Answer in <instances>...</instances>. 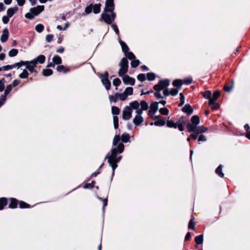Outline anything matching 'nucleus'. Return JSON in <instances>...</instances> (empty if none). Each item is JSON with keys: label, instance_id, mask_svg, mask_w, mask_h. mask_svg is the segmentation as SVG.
Returning a JSON list of instances; mask_svg holds the SVG:
<instances>
[{"label": "nucleus", "instance_id": "obj_1", "mask_svg": "<svg viewBox=\"0 0 250 250\" xmlns=\"http://www.w3.org/2000/svg\"><path fill=\"white\" fill-rule=\"evenodd\" d=\"M129 142V135L128 133H124L121 137L119 135H116L113 138V146L115 147L111 149V153H107L105 157V160H108V163L112 170L111 181L114 175L115 170L117 167V163L120 162L122 158V156H118V154H121L124 151L125 146L123 143Z\"/></svg>", "mask_w": 250, "mask_h": 250}, {"label": "nucleus", "instance_id": "obj_2", "mask_svg": "<svg viewBox=\"0 0 250 250\" xmlns=\"http://www.w3.org/2000/svg\"><path fill=\"white\" fill-rule=\"evenodd\" d=\"M116 18V13L114 10L107 13H102L100 19V21H104L106 24L111 25Z\"/></svg>", "mask_w": 250, "mask_h": 250}, {"label": "nucleus", "instance_id": "obj_3", "mask_svg": "<svg viewBox=\"0 0 250 250\" xmlns=\"http://www.w3.org/2000/svg\"><path fill=\"white\" fill-rule=\"evenodd\" d=\"M115 10L114 0H106L105 7L103 13H107Z\"/></svg>", "mask_w": 250, "mask_h": 250}, {"label": "nucleus", "instance_id": "obj_4", "mask_svg": "<svg viewBox=\"0 0 250 250\" xmlns=\"http://www.w3.org/2000/svg\"><path fill=\"white\" fill-rule=\"evenodd\" d=\"M132 110L129 106H126L123 111L122 118L125 120H128L131 118Z\"/></svg>", "mask_w": 250, "mask_h": 250}, {"label": "nucleus", "instance_id": "obj_5", "mask_svg": "<svg viewBox=\"0 0 250 250\" xmlns=\"http://www.w3.org/2000/svg\"><path fill=\"white\" fill-rule=\"evenodd\" d=\"M45 57L43 55H40L31 61H20L19 62H45Z\"/></svg>", "mask_w": 250, "mask_h": 250}, {"label": "nucleus", "instance_id": "obj_6", "mask_svg": "<svg viewBox=\"0 0 250 250\" xmlns=\"http://www.w3.org/2000/svg\"><path fill=\"white\" fill-rule=\"evenodd\" d=\"M200 123V118L197 115H193L191 118V122L188 123L187 125V128L188 129L191 126L198 125Z\"/></svg>", "mask_w": 250, "mask_h": 250}, {"label": "nucleus", "instance_id": "obj_7", "mask_svg": "<svg viewBox=\"0 0 250 250\" xmlns=\"http://www.w3.org/2000/svg\"><path fill=\"white\" fill-rule=\"evenodd\" d=\"M120 66L121 68L119 71L118 74L120 77H123L128 70V63H120Z\"/></svg>", "mask_w": 250, "mask_h": 250}, {"label": "nucleus", "instance_id": "obj_8", "mask_svg": "<svg viewBox=\"0 0 250 250\" xmlns=\"http://www.w3.org/2000/svg\"><path fill=\"white\" fill-rule=\"evenodd\" d=\"M122 79L123 82L125 84H130L131 85H133L135 83V79L131 77H130L127 75H125L123 77Z\"/></svg>", "mask_w": 250, "mask_h": 250}, {"label": "nucleus", "instance_id": "obj_9", "mask_svg": "<svg viewBox=\"0 0 250 250\" xmlns=\"http://www.w3.org/2000/svg\"><path fill=\"white\" fill-rule=\"evenodd\" d=\"M170 84V81L168 79H164L159 81L158 84L155 85L159 86V88L161 90L166 88Z\"/></svg>", "mask_w": 250, "mask_h": 250}, {"label": "nucleus", "instance_id": "obj_10", "mask_svg": "<svg viewBox=\"0 0 250 250\" xmlns=\"http://www.w3.org/2000/svg\"><path fill=\"white\" fill-rule=\"evenodd\" d=\"M158 102L152 103L150 106V109L148 111V115L151 116V114H155L158 109Z\"/></svg>", "mask_w": 250, "mask_h": 250}, {"label": "nucleus", "instance_id": "obj_11", "mask_svg": "<svg viewBox=\"0 0 250 250\" xmlns=\"http://www.w3.org/2000/svg\"><path fill=\"white\" fill-rule=\"evenodd\" d=\"M125 56L131 61V62H141L136 59V56L134 54V53L132 52L129 51L127 52V53L125 54Z\"/></svg>", "mask_w": 250, "mask_h": 250}, {"label": "nucleus", "instance_id": "obj_12", "mask_svg": "<svg viewBox=\"0 0 250 250\" xmlns=\"http://www.w3.org/2000/svg\"><path fill=\"white\" fill-rule=\"evenodd\" d=\"M17 68H19L21 66L23 65H25V67L31 73H32L34 71V67L37 63H18Z\"/></svg>", "mask_w": 250, "mask_h": 250}, {"label": "nucleus", "instance_id": "obj_13", "mask_svg": "<svg viewBox=\"0 0 250 250\" xmlns=\"http://www.w3.org/2000/svg\"><path fill=\"white\" fill-rule=\"evenodd\" d=\"M19 10V8L17 5H15V6L13 7L9 8L7 10V16L11 18L14 15L18 12Z\"/></svg>", "mask_w": 250, "mask_h": 250}, {"label": "nucleus", "instance_id": "obj_14", "mask_svg": "<svg viewBox=\"0 0 250 250\" xmlns=\"http://www.w3.org/2000/svg\"><path fill=\"white\" fill-rule=\"evenodd\" d=\"M182 111L186 113L188 115H190L193 112V109L192 106L189 104H186L182 109Z\"/></svg>", "mask_w": 250, "mask_h": 250}, {"label": "nucleus", "instance_id": "obj_15", "mask_svg": "<svg viewBox=\"0 0 250 250\" xmlns=\"http://www.w3.org/2000/svg\"><path fill=\"white\" fill-rule=\"evenodd\" d=\"M36 8H31L29 10V12L27 13L25 15V17L30 20H32L34 19L35 17L38 16V14H35L33 12V10H35Z\"/></svg>", "mask_w": 250, "mask_h": 250}, {"label": "nucleus", "instance_id": "obj_16", "mask_svg": "<svg viewBox=\"0 0 250 250\" xmlns=\"http://www.w3.org/2000/svg\"><path fill=\"white\" fill-rule=\"evenodd\" d=\"M144 122V118L141 115H136L133 120V123L136 126H139Z\"/></svg>", "mask_w": 250, "mask_h": 250}, {"label": "nucleus", "instance_id": "obj_17", "mask_svg": "<svg viewBox=\"0 0 250 250\" xmlns=\"http://www.w3.org/2000/svg\"><path fill=\"white\" fill-rule=\"evenodd\" d=\"M103 84L106 90H109L110 88L111 83L108 78H101Z\"/></svg>", "mask_w": 250, "mask_h": 250}, {"label": "nucleus", "instance_id": "obj_18", "mask_svg": "<svg viewBox=\"0 0 250 250\" xmlns=\"http://www.w3.org/2000/svg\"><path fill=\"white\" fill-rule=\"evenodd\" d=\"M154 89L155 90V92H154V95L156 98L157 99H163L164 97L162 96L161 93L160 91L162 90L160 88H159V86L158 85H154Z\"/></svg>", "mask_w": 250, "mask_h": 250}, {"label": "nucleus", "instance_id": "obj_19", "mask_svg": "<svg viewBox=\"0 0 250 250\" xmlns=\"http://www.w3.org/2000/svg\"><path fill=\"white\" fill-rule=\"evenodd\" d=\"M183 84V81L181 79H176L172 82L173 85L179 90L181 89Z\"/></svg>", "mask_w": 250, "mask_h": 250}, {"label": "nucleus", "instance_id": "obj_20", "mask_svg": "<svg viewBox=\"0 0 250 250\" xmlns=\"http://www.w3.org/2000/svg\"><path fill=\"white\" fill-rule=\"evenodd\" d=\"M188 132L191 133H195L197 134H200V125H195L193 126H191V127L187 129Z\"/></svg>", "mask_w": 250, "mask_h": 250}, {"label": "nucleus", "instance_id": "obj_21", "mask_svg": "<svg viewBox=\"0 0 250 250\" xmlns=\"http://www.w3.org/2000/svg\"><path fill=\"white\" fill-rule=\"evenodd\" d=\"M101 6L102 4L100 3L93 4V12L95 14H99L101 12Z\"/></svg>", "mask_w": 250, "mask_h": 250}, {"label": "nucleus", "instance_id": "obj_22", "mask_svg": "<svg viewBox=\"0 0 250 250\" xmlns=\"http://www.w3.org/2000/svg\"><path fill=\"white\" fill-rule=\"evenodd\" d=\"M92 10H93V3H90L86 6L84 10V13L82 14L83 16H85L86 15L90 14L93 12Z\"/></svg>", "mask_w": 250, "mask_h": 250}, {"label": "nucleus", "instance_id": "obj_23", "mask_svg": "<svg viewBox=\"0 0 250 250\" xmlns=\"http://www.w3.org/2000/svg\"><path fill=\"white\" fill-rule=\"evenodd\" d=\"M234 84V81L233 80H232L231 81V85H224L223 87V89L228 93H230L231 92L232 89L233 88Z\"/></svg>", "mask_w": 250, "mask_h": 250}, {"label": "nucleus", "instance_id": "obj_24", "mask_svg": "<svg viewBox=\"0 0 250 250\" xmlns=\"http://www.w3.org/2000/svg\"><path fill=\"white\" fill-rule=\"evenodd\" d=\"M33 8H36L35 10H33V12L35 14H38V16L44 10V5H37V6H34Z\"/></svg>", "mask_w": 250, "mask_h": 250}, {"label": "nucleus", "instance_id": "obj_25", "mask_svg": "<svg viewBox=\"0 0 250 250\" xmlns=\"http://www.w3.org/2000/svg\"><path fill=\"white\" fill-rule=\"evenodd\" d=\"M17 66H18V64H17V63H16L15 64H12V65H7L6 66H3L0 68V71H7V70H8L10 69H12L15 67H17Z\"/></svg>", "mask_w": 250, "mask_h": 250}, {"label": "nucleus", "instance_id": "obj_26", "mask_svg": "<svg viewBox=\"0 0 250 250\" xmlns=\"http://www.w3.org/2000/svg\"><path fill=\"white\" fill-rule=\"evenodd\" d=\"M18 201L15 198H11L9 207L11 208H15L17 207Z\"/></svg>", "mask_w": 250, "mask_h": 250}, {"label": "nucleus", "instance_id": "obj_27", "mask_svg": "<svg viewBox=\"0 0 250 250\" xmlns=\"http://www.w3.org/2000/svg\"><path fill=\"white\" fill-rule=\"evenodd\" d=\"M216 174L221 178L224 177V174L222 171V166L220 165L215 170Z\"/></svg>", "mask_w": 250, "mask_h": 250}, {"label": "nucleus", "instance_id": "obj_28", "mask_svg": "<svg viewBox=\"0 0 250 250\" xmlns=\"http://www.w3.org/2000/svg\"><path fill=\"white\" fill-rule=\"evenodd\" d=\"M204 241V235L200 234L196 236L195 238V241L197 245L202 244Z\"/></svg>", "mask_w": 250, "mask_h": 250}, {"label": "nucleus", "instance_id": "obj_29", "mask_svg": "<svg viewBox=\"0 0 250 250\" xmlns=\"http://www.w3.org/2000/svg\"><path fill=\"white\" fill-rule=\"evenodd\" d=\"M7 204V198L2 197L0 198V210L3 209L4 207Z\"/></svg>", "mask_w": 250, "mask_h": 250}, {"label": "nucleus", "instance_id": "obj_30", "mask_svg": "<svg viewBox=\"0 0 250 250\" xmlns=\"http://www.w3.org/2000/svg\"><path fill=\"white\" fill-rule=\"evenodd\" d=\"M57 70L58 72H63V73H66L67 72H68L69 71V69L68 68H66L65 66H64L63 65H58L57 67Z\"/></svg>", "mask_w": 250, "mask_h": 250}, {"label": "nucleus", "instance_id": "obj_31", "mask_svg": "<svg viewBox=\"0 0 250 250\" xmlns=\"http://www.w3.org/2000/svg\"><path fill=\"white\" fill-rule=\"evenodd\" d=\"M208 105L213 109H217L219 107V104L216 103L215 101H208Z\"/></svg>", "mask_w": 250, "mask_h": 250}, {"label": "nucleus", "instance_id": "obj_32", "mask_svg": "<svg viewBox=\"0 0 250 250\" xmlns=\"http://www.w3.org/2000/svg\"><path fill=\"white\" fill-rule=\"evenodd\" d=\"M220 95V92L219 91H215L213 94L212 97L210 98V101H216V100L219 98Z\"/></svg>", "mask_w": 250, "mask_h": 250}, {"label": "nucleus", "instance_id": "obj_33", "mask_svg": "<svg viewBox=\"0 0 250 250\" xmlns=\"http://www.w3.org/2000/svg\"><path fill=\"white\" fill-rule=\"evenodd\" d=\"M167 125L168 127L170 128L173 127L176 128L177 127V124L176 123H174L173 121L169 120H168L167 121Z\"/></svg>", "mask_w": 250, "mask_h": 250}, {"label": "nucleus", "instance_id": "obj_34", "mask_svg": "<svg viewBox=\"0 0 250 250\" xmlns=\"http://www.w3.org/2000/svg\"><path fill=\"white\" fill-rule=\"evenodd\" d=\"M44 29V25L41 23L37 24L35 28V30L38 33H42Z\"/></svg>", "mask_w": 250, "mask_h": 250}, {"label": "nucleus", "instance_id": "obj_35", "mask_svg": "<svg viewBox=\"0 0 250 250\" xmlns=\"http://www.w3.org/2000/svg\"><path fill=\"white\" fill-rule=\"evenodd\" d=\"M129 105L131 109H136L138 108L140 106L139 103L136 101H134L133 102L130 103Z\"/></svg>", "mask_w": 250, "mask_h": 250}, {"label": "nucleus", "instance_id": "obj_36", "mask_svg": "<svg viewBox=\"0 0 250 250\" xmlns=\"http://www.w3.org/2000/svg\"><path fill=\"white\" fill-rule=\"evenodd\" d=\"M18 50L17 49L13 48L11 49L8 53V55L10 57L16 56L18 53Z\"/></svg>", "mask_w": 250, "mask_h": 250}, {"label": "nucleus", "instance_id": "obj_37", "mask_svg": "<svg viewBox=\"0 0 250 250\" xmlns=\"http://www.w3.org/2000/svg\"><path fill=\"white\" fill-rule=\"evenodd\" d=\"M53 73V71L49 68L44 69L42 70V74L44 76H49Z\"/></svg>", "mask_w": 250, "mask_h": 250}, {"label": "nucleus", "instance_id": "obj_38", "mask_svg": "<svg viewBox=\"0 0 250 250\" xmlns=\"http://www.w3.org/2000/svg\"><path fill=\"white\" fill-rule=\"evenodd\" d=\"M166 124V121L164 119L159 120L154 123V125L156 126H163Z\"/></svg>", "mask_w": 250, "mask_h": 250}, {"label": "nucleus", "instance_id": "obj_39", "mask_svg": "<svg viewBox=\"0 0 250 250\" xmlns=\"http://www.w3.org/2000/svg\"><path fill=\"white\" fill-rule=\"evenodd\" d=\"M111 112L113 115H117L120 113V109L115 106H113L111 108Z\"/></svg>", "mask_w": 250, "mask_h": 250}, {"label": "nucleus", "instance_id": "obj_40", "mask_svg": "<svg viewBox=\"0 0 250 250\" xmlns=\"http://www.w3.org/2000/svg\"><path fill=\"white\" fill-rule=\"evenodd\" d=\"M116 95L118 96V98L122 101H125L127 97V95L124 92L122 93H116Z\"/></svg>", "mask_w": 250, "mask_h": 250}, {"label": "nucleus", "instance_id": "obj_41", "mask_svg": "<svg viewBox=\"0 0 250 250\" xmlns=\"http://www.w3.org/2000/svg\"><path fill=\"white\" fill-rule=\"evenodd\" d=\"M140 105L141 106V108L143 110H146L148 108V105L147 103L145 101H142Z\"/></svg>", "mask_w": 250, "mask_h": 250}, {"label": "nucleus", "instance_id": "obj_42", "mask_svg": "<svg viewBox=\"0 0 250 250\" xmlns=\"http://www.w3.org/2000/svg\"><path fill=\"white\" fill-rule=\"evenodd\" d=\"M52 62H62V58L59 55H56L53 57Z\"/></svg>", "mask_w": 250, "mask_h": 250}, {"label": "nucleus", "instance_id": "obj_43", "mask_svg": "<svg viewBox=\"0 0 250 250\" xmlns=\"http://www.w3.org/2000/svg\"><path fill=\"white\" fill-rule=\"evenodd\" d=\"M146 76L147 80L150 81L154 80L156 78L155 74L152 72L148 73Z\"/></svg>", "mask_w": 250, "mask_h": 250}, {"label": "nucleus", "instance_id": "obj_44", "mask_svg": "<svg viewBox=\"0 0 250 250\" xmlns=\"http://www.w3.org/2000/svg\"><path fill=\"white\" fill-rule=\"evenodd\" d=\"M118 98V96L116 95V93L114 95H110L109 96V100L111 103H116Z\"/></svg>", "mask_w": 250, "mask_h": 250}, {"label": "nucleus", "instance_id": "obj_45", "mask_svg": "<svg viewBox=\"0 0 250 250\" xmlns=\"http://www.w3.org/2000/svg\"><path fill=\"white\" fill-rule=\"evenodd\" d=\"M95 184V182L94 181H92L91 183L85 184L83 186V188L91 189V188H93Z\"/></svg>", "mask_w": 250, "mask_h": 250}, {"label": "nucleus", "instance_id": "obj_46", "mask_svg": "<svg viewBox=\"0 0 250 250\" xmlns=\"http://www.w3.org/2000/svg\"><path fill=\"white\" fill-rule=\"evenodd\" d=\"M111 26H112L113 29L114 30V31H115V33L118 35V38H119L120 37V32H119V30L118 27L117 25H116V24L112 23L111 24Z\"/></svg>", "mask_w": 250, "mask_h": 250}, {"label": "nucleus", "instance_id": "obj_47", "mask_svg": "<svg viewBox=\"0 0 250 250\" xmlns=\"http://www.w3.org/2000/svg\"><path fill=\"white\" fill-rule=\"evenodd\" d=\"M211 92L209 90H207V91H205L203 94V97L205 99H209V100H210V99L211 98Z\"/></svg>", "mask_w": 250, "mask_h": 250}, {"label": "nucleus", "instance_id": "obj_48", "mask_svg": "<svg viewBox=\"0 0 250 250\" xmlns=\"http://www.w3.org/2000/svg\"><path fill=\"white\" fill-rule=\"evenodd\" d=\"M133 89L131 87H128L125 88L124 92L127 95H131L133 94Z\"/></svg>", "mask_w": 250, "mask_h": 250}, {"label": "nucleus", "instance_id": "obj_49", "mask_svg": "<svg viewBox=\"0 0 250 250\" xmlns=\"http://www.w3.org/2000/svg\"><path fill=\"white\" fill-rule=\"evenodd\" d=\"M19 206L21 208H29L30 206L23 201H21L19 202Z\"/></svg>", "mask_w": 250, "mask_h": 250}, {"label": "nucleus", "instance_id": "obj_50", "mask_svg": "<svg viewBox=\"0 0 250 250\" xmlns=\"http://www.w3.org/2000/svg\"><path fill=\"white\" fill-rule=\"evenodd\" d=\"M137 79L140 82H144L146 80V76L145 74H140L137 76Z\"/></svg>", "mask_w": 250, "mask_h": 250}, {"label": "nucleus", "instance_id": "obj_51", "mask_svg": "<svg viewBox=\"0 0 250 250\" xmlns=\"http://www.w3.org/2000/svg\"><path fill=\"white\" fill-rule=\"evenodd\" d=\"M13 88L11 84H8L6 86L5 89L4 91L5 95H8L10 92L12 91Z\"/></svg>", "mask_w": 250, "mask_h": 250}, {"label": "nucleus", "instance_id": "obj_52", "mask_svg": "<svg viewBox=\"0 0 250 250\" xmlns=\"http://www.w3.org/2000/svg\"><path fill=\"white\" fill-rule=\"evenodd\" d=\"M180 103L179 104V106L181 107L183 106L185 104V96L182 93H180Z\"/></svg>", "mask_w": 250, "mask_h": 250}, {"label": "nucleus", "instance_id": "obj_53", "mask_svg": "<svg viewBox=\"0 0 250 250\" xmlns=\"http://www.w3.org/2000/svg\"><path fill=\"white\" fill-rule=\"evenodd\" d=\"M183 84L184 83L185 84L188 85L192 83V79L191 77H188L183 80Z\"/></svg>", "mask_w": 250, "mask_h": 250}, {"label": "nucleus", "instance_id": "obj_54", "mask_svg": "<svg viewBox=\"0 0 250 250\" xmlns=\"http://www.w3.org/2000/svg\"><path fill=\"white\" fill-rule=\"evenodd\" d=\"M159 112L162 115H167L169 111L167 108H161L159 110Z\"/></svg>", "mask_w": 250, "mask_h": 250}, {"label": "nucleus", "instance_id": "obj_55", "mask_svg": "<svg viewBox=\"0 0 250 250\" xmlns=\"http://www.w3.org/2000/svg\"><path fill=\"white\" fill-rule=\"evenodd\" d=\"M28 72L26 70L24 69L21 73L19 75L21 79H25L28 77Z\"/></svg>", "mask_w": 250, "mask_h": 250}, {"label": "nucleus", "instance_id": "obj_56", "mask_svg": "<svg viewBox=\"0 0 250 250\" xmlns=\"http://www.w3.org/2000/svg\"><path fill=\"white\" fill-rule=\"evenodd\" d=\"M113 124L114 126L115 129L118 128V118L116 116H113Z\"/></svg>", "mask_w": 250, "mask_h": 250}, {"label": "nucleus", "instance_id": "obj_57", "mask_svg": "<svg viewBox=\"0 0 250 250\" xmlns=\"http://www.w3.org/2000/svg\"><path fill=\"white\" fill-rule=\"evenodd\" d=\"M5 80L2 78L0 80V92H2L4 89Z\"/></svg>", "mask_w": 250, "mask_h": 250}, {"label": "nucleus", "instance_id": "obj_58", "mask_svg": "<svg viewBox=\"0 0 250 250\" xmlns=\"http://www.w3.org/2000/svg\"><path fill=\"white\" fill-rule=\"evenodd\" d=\"M9 35L2 34L0 37V41L2 42H5L8 40Z\"/></svg>", "mask_w": 250, "mask_h": 250}, {"label": "nucleus", "instance_id": "obj_59", "mask_svg": "<svg viewBox=\"0 0 250 250\" xmlns=\"http://www.w3.org/2000/svg\"><path fill=\"white\" fill-rule=\"evenodd\" d=\"M121 83V81L119 78H116L113 81V84L116 87L119 86Z\"/></svg>", "mask_w": 250, "mask_h": 250}, {"label": "nucleus", "instance_id": "obj_60", "mask_svg": "<svg viewBox=\"0 0 250 250\" xmlns=\"http://www.w3.org/2000/svg\"><path fill=\"white\" fill-rule=\"evenodd\" d=\"M188 229H191L192 230H194L195 229V224L193 222V219H190L188 223Z\"/></svg>", "mask_w": 250, "mask_h": 250}, {"label": "nucleus", "instance_id": "obj_61", "mask_svg": "<svg viewBox=\"0 0 250 250\" xmlns=\"http://www.w3.org/2000/svg\"><path fill=\"white\" fill-rule=\"evenodd\" d=\"M54 38L53 34H48L46 36L45 40L47 42H50Z\"/></svg>", "mask_w": 250, "mask_h": 250}, {"label": "nucleus", "instance_id": "obj_62", "mask_svg": "<svg viewBox=\"0 0 250 250\" xmlns=\"http://www.w3.org/2000/svg\"><path fill=\"white\" fill-rule=\"evenodd\" d=\"M179 90V89H178L177 88H172L170 91V95H171L173 96H175L176 95H177Z\"/></svg>", "mask_w": 250, "mask_h": 250}, {"label": "nucleus", "instance_id": "obj_63", "mask_svg": "<svg viewBox=\"0 0 250 250\" xmlns=\"http://www.w3.org/2000/svg\"><path fill=\"white\" fill-rule=\"evenodd\" d=\"M10 18L7 15L3 16L2 18V21L4 24H7L9 21Z\"/></svg>", "mask_w": 250, "mask_h": 250}, {"label": "nucleus", "instance_id": "obj_64", "mask_svg": "<svg viewBox=\"0 0 250 250\" xmlns=\"http://www.w3.org/2000/svg\"><path fill=\"white\" fill-rule=\"evenodd\" d=\"M207 139L204 135L201 134L199 136L198 141V142H206Z\"/></svg>", "mask_w": 250, "mask_h": 250}]
</instances>
